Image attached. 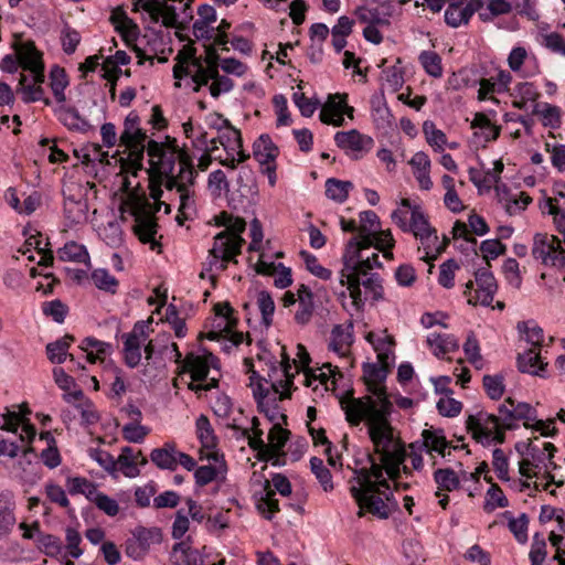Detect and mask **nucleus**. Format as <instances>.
Masks as SVG:
<instances>
[{
	"mask_svg": "<svg viewBox=\"0 0 565 565\" xmlns=\"http://www.w3.org/2000/svg\"><path fill=\"white\" fill-rule=\"evenodd\" d=\"M110 22L114 24L115 30L121 35L126 44H130L138 39L139 26L126 14L124 10H115L110 17Z\"/></svg>",
	"mask_w": 565,
	"mask_h": 565,
	"instance_id": "16",
	"label": "nucleus"
},
{
	"mask_svg": "<svg viewBox=\"0 0 565 565\" xmlns=\"http://www.w3.org/2000/svg\"><path fill=\"white\" fill-rule=\"evenodd\" d=\"M237 183L238 191L244 198L253 196L258 192L255 174L248 167L241 168L237 177Z\"/></svg>",
	"mask_w": 565,
	"mask_h": 565,
	"instance_id": "48",
	"label": "nucleus"
},
{
	"mask_svg": "<svg viewBox=\"0 0 565 565\" xmlns=\"http://www.w3.org/2000/svg\"><path fill=\"white\" fill-rule=\"evenodd\" d=\"M369 397L354 398L353 396L342 397L340 401L341 407L345 413L347 420L358 426L362 420L365 419L369 407Z\"/></svg>",
	"mask_w": 565,
	"mask_h": 565,
	"instance_id": "17",
	"label": "nucleus"
},
{
	"mask_svg": "<svg viewBox=\"0 0 565 565\" xmlns=\"http://www.w3.org/2000/svg\"><path fill=\"white\" fill-rule=\"evenodd\" d=\"M195 54V49H189V55L183 57V53L179 52L175 60L178 63L173 66V77L175 79H181L188 75H193L190 71V66L193 67V57Z\"/></svg>",
	"mask_w": 565,
	"mask_h": 565,
	"instance_id": "61",
	"label": "nucleus"
},
{
	"mask_svg": "<svg viewBox=\"0 0 565 565\" xmlns=\"http://www.w3.org/2000/svg\"><path fill=\"white\" fill-rule=\"evenodd\" d=\"M360 223L358 235L363 238L366 236L373 243L375 226L380 225L379 216L373 211H363L360 213Z\"/></svg>",
	"mask_w": 565,
	"mask_h": 565,
	"instance_id": "57",
	"label": "nucleus"
},
{
	"mask_svg": "<svg viewBox=\"0 0 565 565\" xmlns=\"http://www.w3.org/2000/svg\"><path fill=\"white\" fill-rule=\"evenodd\" d=\"M352 189L353 183L351 181H342L335 178H330L326 181L327 198L338 203H343Z\"/></svg>",
	"mask_w": 565,
	"mask_h": 565,
	"instance_id": "35",
	"label": "nucleus"
},
{
	"mask_svg": "<svg viewBox=\"0 0 565 565\" xmlns=\"http://www.w3.org/2000/svg\"><path fill=\"white\" fill-rule=\"evenodd\" d=\"M178 193L180 200L179 212L184 218H192L196 214L195 190L181 188V191H178Z\"/></svg>",
	"mask_w": 565,
	"mask_h": 565,
	"instance_id": "55",
	"label": "nucleus"
},
{
	"mask_svg": "<svg viewBox=\"0 0 565 565\" xmlns=\"http://www.w3.org/2000/svg\"><path fill=\"white\" fill-rule=\"evenodd\" d=\"M149 321H137L129 333L122 334L124 359L127 366L135 369L141 361V341L148 337L146 329Z\"/></svg>",
	"mask_w": 565,
	"mask_h": 565,
	"instance_id": "7",
	"label": "nucleus"
},
{
	"mask_svg": "<svg viewBox=\"0 0 565 565\" xmlns=\"http://www.w3.org/2000/svg\"><path fill=\"white\" fill-rule=\"evenodd\" d=\"M418 61L425 72L431 77L439 78L443 76V64L440 55L435 51H423Z\"/></svg>",
	"mask_w": 565,
	"mask_h": 565,
	"instance_id": "46",
	"label": "nucleus"
},
{
	"mask_svg": "<svg viewBox=\"0 0 565 565\" xmlns=\"http://www.w3.org/2000/svg\"><path fill=\"white\" fill-rule=\"evenodd\" d=\"M177 454L175 445L166 443L163 447L154 448L151 451L150 459L159 469L175 470Z\"/></svg>",
	"mask_w": 565,
	"mask_h": 565,
	"instance_id": "26",
	"label": "nucleus"
},
{
	"mask_svg": "<svg viewBox=\"0 0 565 565\" xmlns=\"http://www.w3.org/2000/svg\"><path fill=\"white\" fill-rule=\"evenodd\" d=\"M546 555V542L540 533H535L533 535V542L529 554L531 565H542Z\"/></svg>",
	"mask_w": 565,
	"mask_h": 565,
	"instance_id": "63",
	"label": "nucleus"
},
{
	"mask_svg": "<svg viewBox=\"0 0 565 565\" xmlns=\"http://www.w3.org/2000/svg\"><path fill=\"white\" fill-rule=\"evenodd\" d=\"M504 379L501 374L495 375H484L482 379V384L487 395L491 399H500L504 393Z\"/></svg>",
	"mask_w": 565,
	"mask_h": 565,
	"instance_id": "59",
	"label": "nucleus"
},
{
	"mask_svg": "<svg viewBox=\"0 0 565 565\" xmlns=\"http://www.w3.org/2000/svg\"><path fill=\"white\" fill-rule=\"evenodd\" d=\"M141 9L149 13L151 20L157 23L162 18V24L167 28L181 29L178 21L177 7L161 0H145Z\"/></svg>",
	"mask_w": 565,
	"mask_h": 565,
	"instance_id": "11",
	"label": "nucleus"
},
{
	"mask_svg": "<svg viewBox=\"0 0 565 565\" xmlns=\"http://www.w3.org/2000/svg\"><path fill=\"white\" fill-rule=\"evenodd\" d=\"M92 280L95 286L110 294L116 292V288L118 286V280L111 276L106 269H96L92 274Z\"/></svg>",
	"mask_w": 565,
	"mask_h": 565,
	"instance_id": "60",
	"label": "nucleus"
},
{
	"mask_svg": "<svg viewBox=\"0 0 565 565\" xmlns=\"http://www.w3.org/2000/svg\"><path fill=\"white\" fill-rule=\"evenodd\" d=\"M504 516L509 520L508 527L513 533L515 540L524 544L527 541L529 516L522 513L519 518H514L511 512L505 511Z\"/></svg>",
	"mask_w": 565,
	"mask_h": 565,
	"instance_id": "43",
	"label": "nucleus"
},
{
	"mask_svg": "<svg viewBox=\"0 0 565 565\" xmlns=\"http://www.w3.org/2000/svg\"><path fill=\"white\" fill-rule=\"evenodd\" d=\"M480 252L482 253L483 259L487 262L488 266H490L489 260L495 259L500 255H504L507 246L499 239H486L480 244Z\"/></svg>",
	"mask_w": 565,
	"mask_h": 565,
	"instance_id": "64",
	"label": "nucleus"
},
{
	"mask_svg": "<svg viewBox=\"0 0 565 565\" xmlns=\"http://www.w3.org/2000/svg\"><path fill=\"white\" fill-rule=\"evenodd\" d=\"M365 137L356 129L349 131H338L334 141L339 148L350 149L352 151H361L364 147Z\"/></svg>",
	"mask_w": 565,
	"mask_h": 565,
	"instance_id": "37",
	"label": "nucleus"
},
{
	"mask_svg": "<svg viewBox=\"0 0 565 565\" xmlns=\"http://www.w3.org/2000/svg\"><path fill=\"white\" fill-rule=\"evenodd\" d=\"M391 445H385V441H383L379 449L375 447V451L381 455V461L384 466H401L405 460V450L401 447L390 450Z\"/></svg>",
	"mask_w": 565,
	"mask_h": 565,
	"instance_id": "53",
	"label": "nucleus"
},
{
	"mask_svg": "<svg viewBox=\"0 0 565 565\" xmlns=\"http://www.w3.org/2000/svg\"><path fill=\"white\" fill-rule=\"evenodd\" d=\"M15 501L12 491L4 490L0 492V541L7 539L15 523Z\"/></svg>",
	"mask_w": 565,
	"mask_h": 565,
	"instance_id": "12",
	"label": "nucleus"
},
{
	"mask_svg": "<svg viewBox=\"0 0 565 565\" xmlns=\"http://www.w3.org/2000/svg\"><path fill=\"white\" fill-rule=\"evenodd\" d=\"M353 342V335L345 330L342 324H335L331 330V340L329 349L339 354H343V350Z\"/></svg>",
	"mask_w": 565,
	"mask_h": 565,
	"instance_id": "44",
	"label": "nucleus"
},
{
	"mask_svg": "<svg viewBox=\"0 0 565 565\" xmlns=\"http://www.w3.org/2000/svg\"><path fill=\"white\" fill-rule=\"evenodd\" d=\"M147 153L149 156V169L147 172L149 175H157L163 179L166 175L173 172L178 151L171 149H164V146L156 140H148Z\"/></svg>",
	"mask_w": 565,
	"mask_h": 565,
	"instance_id": "3",
	"label": "nucleus"
},
{
	"mask_svg": "<svg viewBox=\"0 0 565 565\" xmlns=\"http://www.w3.org/2000/svg\"><path fill=\"white\" fill-rule=\"evenodd\" d=\"M281 369L285 375V380H279L271 383V388L275 394H279V401L290 398L291 393L289 387L294 384V374L291 373V364L289 356L286 352L282 353Z\"/></svg>",
	"mask_w": 565,
	"mask_h": 565,
	"instance_id": "30",
	"label": "nucleus"
},
{
	"mask_svg": "<svg viewBox=\"0 0 565 565\" xmlns=\"http://www.w3.org/2000/svg\"><path fill=\"white\" fill-rule=\"evenodd\" d=\"M408 232H412L422 243L428 242L431 237L436 238V230L430 226L428 218L418 205H414L412 210Z\"/></svg>",
	"mask_w": 565,
	"mask_h": 565,
	"instance_id": "18",
	"label": "nucleus"
},
{
	"mask_svg": "<svg viewBox=\"0 0 565 565\" xmlns=\"http://www.w3.org/2000/svg\"><path fill=\"white\" fill-rule=\"evenodd\" d=\"M554 242V235L547 233H537L533 238L532 255L536 259H541L544 265L548 264V245Z\"/></svg>",
	"mask_w": 565,
	"mask_h": 565,
	"instance_id": "52",
	"label": "nucleus"
},
{
	"mask_svg": "<svg viewBox=\"0 0 565 565\" xmlns=\"http://www.w3.org/2000/svg\"><path fill=\"white\" fill-rule=\"evenodd\" d=\"M278 152L268 135H262L253 145V156L262 166L273 163Z\"/></svg>",
	"mask_w": 565,
	"mask_h": 565,
	"instance_id": "23",
	"label": "nucleus"
},
{
	"mask_svg": "<svg viewBox=\"0 0 565 565\" xmlns=\"http://www.w3.org/2000/svg\"><path fill=\"white\" fill-rule=\"evenodd\" d=\"M55 113L58 120L70 130L87 132L93 128L92 125L83 118L74 107H67L62 104Z\"/></svg>",
	"mask_w": 565,
	"mask_h": 565,
	"instance_id": "19",
	"label": "nucleus"
},
{
	"mask_svg": "<svg viewBox=\"0 0 565 565\" xmlns=\"http://www.w3.org/2000/svg\"><path fill=\"white\" fill-rule=\"evenodd\" d=\"M244 243L245 239L243 237L231 239L227 231H222L216 234L213 247L210 249L212 259L209 260V267L206 270H212L213 265H217L220 259L237 263L235 257L241 254Z\"/></svg>",
	"mask_w": 565,
	"mask_h": 565,
	"instance_id": "6",
	"label": "nucleus"
},
{
	"mask_svg": "<svg viewBox=\"0 0 565 565\" xmlns=\"http://www.w3.org/2000/svg\"><path fill=\"white\" fill-rule=\"evenodd\" d=\"M257 306L262 313V321L266 327L273 322V315L275 312V302L271 295L267 290H260L257 294Z\"/></svg>",
	"mask_w": 565,
	"mask_h": 565,
	"instance_id": "56",
	"label": "nucleus"
},
{
	"mask_svg": "<svg viewBox=\"0 0 565 565\" xmlns=\"http://www.w3.org/2000/svg\"><path fill=\"white\" fill-rule=\"evenodd\" d=\"M422 437L423 447L426 449L428 454L435 451L445 458L451 455V449H459V446H450L441 429H424L422 433ZM465 447V445L460 446V448Z\"/></svg>",
	"mask_w": 565,
	"mask_h": 565,
	"instance_id": "14",
	"label": "nucleus"
},
{
	"mask_svg": "<svg viewBox=\"0 0 565 565\" xmlns=\"http://www.w3.org/2000/svg\"><path fill=\"white\" fill-rule=\"evenodd\" d=\"M373 243L369 239V237H360L359 235L352 237L347 246L344 254L342 256L343 265L345 269H355L358 262L362 257V250L370 248Z\"/></svg>",
	"mask_w": 565,
	"mask_h": 565,
	"instance_id": "20",
	"label": "nucleus"
},
{
	"mask_svg": "<svg viewBox=\"0 0 565 565\" xmlns=\"http://www.w3.org/2000/svg\"><path fill=\"white\" fill-rule=\"evenodd\" d=\"M257 509L267 520H271L274 514L279 511L278 500L276 499L275 490L269 488V482L266 481L265 494L257 502Z\"/></svg>",
	"mask_w": 565,
	"mask_h": 565,
	"instance_id": "49",
	"label": "nucleus"
},
{
	"mask_svg": "<svg viewBox=\"0 0 565 565\" xmlns=\"http://www.w3.org/2000/svg\"><path fill=\"white\" fill-rule=\"evenodd\" d=\"M215 361L216 358L212 353L199 355L190 352L184 358L180 373H190L193 383L203 382L210 373V367L214 366Z\"/></svg>",
	"mask_w": 565,
	"mask_h": 565,
	"instance_id": "10",
	"label": "nucleus"
},
{
	"mask_svg": "<svg viewBox=\"0 0 565 565\" xmlns=\"http://www.w3.org/2000/svg\"><path fill=\"white\" fill-rule=\"evenodd\" d=\"M547 364L543 363L537 349H529L518 355V369L522 373L544 376L543 372Z\"/></svg>",
	"mask_w": 565,
	"mask_h": 565,
	"instance_id": "22",
	"label": "nucleus"
},
{
	"mask_svg": "<svg viewBox=\"0 0 565 565\" xmlns=\"http://www.w3.org/2000/svg\"><path fill=\"white\" fill-rule=\"evenodd\" d=\"M310 468L312 473L319 480L324 491H331L333 489L332 476L328 468L324 467L322 459L312 457L310 459Z\"/></svg>",
	"mask_w": 565,
	"mask_h": 565,
	"instance_id": "58",
	"label": "nucleus"
},
{
	"mask_svg": "<svg viewBox=\"0 0 565 565\" xmlns=\"http://www.w3.org/2000/svg\"><path fill=\"white\" fill-rule=\"evenodd\" d=\"M520 333H525V339L533 345L532 349H537L543 342V329L534 321H520L516 326Z\"/></svg>",
	"mask_w": 565,
	"mask_h": 565,
	"instance_id": "51",
	"label": "nucleus"
},
{
	"mask_svg": "<svg viewBox=\"0 0 565 565\" xmlns=\"http://www.w3.org/2000/svg\"><path fill=\"white\" fill-rule=\"evenodd\" d=\"M88 204L86 200H75L73 196L64 199V214L72 224H79L86 220Z\"/></svg>",
	"mask_w": 565,
	"mask_h": 565,
	"instance_id": "33",
	"label": "nucleus"
},
{
	"mask_svg": "<svg viewBox=\"0 0 565 565\" xmlns=\"http://www.w3.org/2000/svg\"><path fill=\"white\" fill-rule=\"evenodd\" d=\"M475 279L478 288L475 296L468 299V302L472 306H490L498 290L493 274L487 268H480L475 271Z\"/></svg>",
	"mask_w": 565,
	"mask_h": 565,
	"instance_id": "9",
	"label": "nucleus"
},
{
	"mask_svg": "<svg viewBox=\"0 0 565 565\" xmlns=\"http://www.w3.org/2000/svg\"><path fill=\"white\" fill-rule=\"evenodd\" d=\"M470 19V11L465 6L449 3L445 10V22L450 28L457 29L461 25H467Z\"/></svg>",
	"mask_w": 565,
	"mask_h": 565,
	"instance_id": "40",
	"label": "nucleus"
},
{
	"mask_svg": "<svg viewBox=\"0 0 565 565\" xmlns=\"http://www.w3.org/2000/svg\"><path fill=\"white\" fill-rule=\"evenodd\" d=\"M355 14L360 22L366 23L367 25H390L391 13H382L379 8H365L359 7L355 10Z\"/></svg>",
	"mask_w": 565,
	"mask_h": 565,
	"instance_id": "39",
	"label": "nucleus"
},
{
	"mask_svg": "<svg viewBox=\"0 0 565 565\" xmlns=\"http://www.w3.org/2000/svg\"><path fill=\"white\" fill-rule=\"evenodd\" d=\"M466 427L472 438L482 444V446L488 447L491 444H503L505 440L507 429L499 425L497 415L480 411L475 415L468 416Z\"/></svg>",
	"mask_w": 565,
	"mask_h": 565,
	"instance_id": "2",
	"label": "nucleus"
},
{
	"mask_svg": "<svg viewBox=\"0 0 565 565\" xmlns=\"http://www.w3.org/2000/svg\"><path fill=\"white\" fill-rule=\"evenodd\" d=\"M35 543L41 552L51 557L58 556L63 551L61 540L52 534H44L40 532L36 535Z\"/></svg>",
	"mask_w": 565,
	"mask_h": 565,
	"instance_id": "47",
	"label": "nucleus"
},
{
	"mask_svg": "<svg viewBox=\"0 0 565 565\" xmlns=\"http://www.w3.org/2000/svg\"><path fill=\"white\" fill-rule=\"evenodd\" d=\"M196 177L195 169H179L177 174L171 172L163 178L166 179L164 186L169 191L175 190L177 192L181 191V188L191 190L194 189Z\"/></svg>",
	"mask_w": 565,
	"mask_h": 565,
	"instance_id": "24",
	"label": "nucleus"
},
{
	"mask_svg": "<svg viewBox=\"0 0 565 565\" xmlns=\"http://www.w3.org/2000/svg\"><path fill=\"white\" fill-rule=\"evenodd\" d=\"M471 128L478 129L475 132V138H482V147L487 142L495 140L500 136L501 127L492 124L488 116L483 113H477L471 122Z\"/></svg>",
	"mask_w": 565,
	"mask_h": 565,
	"instance_id": "21",
	"label": "nucleus"
},
{
	"mask_svg": "<svg viewBox=\"0 0 565 565\" xmlns=\"http://www.w3.org/2000/svg\"><path fill=\"white\" fill-rule=\"evenodd\" d=\"M234 428L239 429L242 435L248 439V446L257 451V459L260 461L271 460L270 448L268 444H265L263 439V431H255V436L249 434V429L239 428L234 426Z\"/></svg>",
	"mask_w": 565,
	"mask_h": 565,
	"instance_id": "38",
	"label": "nucleus"
},
{
	"mask_svg": "<svg viewBox=\"0 0 565 565\" xmlns=\"http://www.w3.org/2000/svg\"><path fill=\"white\" fill-rule=\"evenodd\" d=\"M427 343L430 348L435 347L434 354L437 358L459 349V342L452 334L430 333L427 337Z\"/></svg>",
	"mask_w": 565,
	"mask_h": 565,
	"instance_id": "28",
	"label": "nucleus"
},
{
	"mask_svg": "<svg viewBox=\"0 0 565 565\" xmlns=\"http://www.w3.org/2000/svg\"><path fill=\"white\" fill-rule=\"evenodd\" d=\"M57 255L62 262L89 263V255L86 247L74 241L66 243L60 248Z\"/></svg>",
	"mask_w": 565,
	"mask_h": 565,
	"instance_id": "34",
	"label": "nucleus"
},
{
	"mask_svg": "<svg viewBox=\"0 0 565 565\" xmlns=\"http://www.w3.org/2000/svg\"><path fill=\"white\" fill-rule=\"evenodd\" d=\"M17 93L21 95V99L25 104L34 103V102H43L46 106L51 105L50 98H46L44 88L41 85H34L32 83H28V77L24 74L20 75L19 85L17 87Z\"/></svg>",
	"mask_w": 565,
	"mask_h": 565,
	"instance_id": "25",
	"label": "nucleus"
},
{
	"mask_svg": "<svg viewBox=\"0 0 565 565\" xmlns=\"http://www.w3.org/2000/svg\"><path fill=\"white\" fill-rule=\"evenodd\" d=\"M434 480L438 484L437 497L440 495V490L454 491L460 484L457 473L450 468L437 469L434 472Z\"/></svg>",
	"mask_w": 565,
	"mask_h": 565,
	"instance_id": "42",
	"label": "nucleus"
},
{
	"mask_svg": "<svg viewBox=\"0 0 565 565\" xmlns=\"http://www.w3.org/2000/svg\"><path fill=\"white\" fill-rule=\"evenodd\" d=\"M354 473L355 476L350 480V482H356L358 486H352L350 489L360 490L363 499L379 494V483H376V480L370 479L366 468L354 469Z\"/></svg>",
	"mask_w": 565,
	"mask_h": 565,
	"instance_id": "36",
	"label": "nucleus"
},
{
	"mask_svg": "<svg viewBox=\"0 0 565 565\" xmlns=\"http://www.w3.org/2000/svg\"><path fill=\"white\" fill-rule=\"evenodd\" d=\"M132 537L136 539L145 550H149L150 545L161 542V531L158 527L137 526L132 531Z\"/></svg>",
	"mask_w": 565,
	"mask_h": 565,
	"instance_id": "54",
	"label": "nucleus"
},
{
	"mask_svg": "<svg viewBox=\"0 0 565 565\" xmlns=\"http://www.w3.org/2000/svg\"><path fill=\"white\" fill-rule=\"evenodd\" d=\"M66 486L72 495L84 494L89 501H93L98 492L96 484L83 477L68 478Z\"/></svg>",
	"mask_w": 565,
	"mask_h": 565,
	"instance_id": "45",
	"label": "nucleus"
},
{
	"mask_svg": "<svg viewBox=\"0 0 565 565\" xmlns=\"http://www.w3.org/2000/svg\"><path fill=\"white\" fill-rule=\"evenodd\" d=\"M147 134L143 129L138 128L131 138L124 140L122 146L128 150L126 158H120V168L122 172L137 175L138 171L143 169V153L147 150Z\"/></svg>",
	"mask_w": 565,
	"mask_h": 565,
	"instance_id": "4",
	"label": "nucleus"
},
{
	"mask_svg": "<svg viewBox=\"0 0 565 565\" xmlns=\"http://www.w3.org/2000/svg\"><path fill=\"white\" fill-rule=\"evenodd\" d=\"M74 337L71 334H66L63 338L46 344V354L47 359L52 363L61 364L63 363L67 356V353L71 344L74 342Z\"/></svg>",
	"mask_w": 565,
	"mask_h": 565,
	"instance_id": "31",
	"label": "nucleus"
},
{
	"mask_svg": "<svg viewBox=\"0 0 565 565\" xmlns=\"http://www.w3.org/2000/svg\"><path fill=\"white\" fill-rule=\"evenodd\" d=\"M50 86L57 103L66 102L65 88L68 86V78L63 67L54 65L50 71Z\"/></svg>",
	"mask_w": 565,
	"mask_h": 565,
	"instance_id": "32",
	"label": "nucleus"
},
{
	"mask_svg": "<svg viewBox=\"0 0 565 565\" xmlns=\"http://www.w3.org/2000/svg\"><path fill=\"white\" fill-rule=\"evenodd\" d=\"M198 437L203 448L214 449L217 445L216 436L209 418L205 415H200L195 423Z\"/></svg>",
	"mask_w": 565,
	"mask_h": 565,
	"instance_id": "41",
	"label": "nucleus"
},
{
	"mask_svg": "<svg viewBox=\"0 0 565 565\" xmlns=\"http://www.w3.org/2000/svg\"><path fill=\"white\" fill-rule=\"evenodd\" d=\"M365 420L369 425V435L379 449L383 441L385 445L393 443V427L388 418L377 409V403L372 397H369V407Z\"/></svg>",
	"mask_w": 565,
	"mask_h": 565,
	"instance_id": "5",
	"label": "nucleus"
},
{
	"mask_svg": "<svg viewBox=\"0 0 565 565\" xmlns=\"http://www.w3.org/2000/svg\"><path fill=\"white\" fill-rule=\"evenodd\" d=\"M205 66L203 65L202 58L193 57V75L192 81L195 83L194 92H199L202 86L207 85L210 77L217 75L220 66V56L213 44L205 46Z\"/></svg>",
	"mask_w": 565,
	"mask_h": 565,
	"instance_id": "8",
	"label": "nucleus"
},
{
	"mask_svg": "<svg viewBox=\"0 0 565 565\" xmlns=\"http://www.w3.org/2000/svg\"><path fill=\"white\" fill-rule=\"evenodd\" d=\"M484 480L491 483V487L487 491V497L489 498L484 509L487 511H493L497 507L507 508L509 505V501L504 495L502 489L492 482V477L484 476Z\"/></svg>",
	"mask_w": 565,
	"mask_h": 565,
	"instance_id": "50",
	"label": "nucleus"
},
{
	"mask_svg": "<svg viewBox=\"0 0 565 565\" xmlns=\"http://www.w3.org/2000/svg\"><path fill=\"white\" fill-rule=\"evenodd\" d=\"M171 562L173 565H204L201 553L191 546L189 540L173 545Z\"/></svg>",
	"mask_w": 565,
	"mask_h": 565,
	"instance_id": "15",
	"label": "nucleus"
},
{
	"mask_svg": "<svg viewBox=\"0 0 565 565\" xmlns=\"http://www.w3.org/2000/svg\"><path fill=\"white\" fill-rule=\"evenodd\" d=\"M499 416L497 418L499 419V425L503 427V429H515L516 425L515 416L513 412V398L508 397L503 404H501L498 408Z\"/></svg>",
	"mask_w": 565,
	"mask_h": 565,
	"instance_id": "62",
	"label": "nucleus"
},
{
	"mask_svg": "<svg viewBox=\"0 0 565 565\" xmlns=\"http://www.w3.org/2000/svg\"><path fill=\"white\" fill-rule=\"evenodd\" d=\"M290 431L282 428L279 424H275L268 433L269 448L271 459H276L273 463H278V457L285 455L282 448L289 439Z\"/></svg>",
	"mask_w": 565,
	"mask_h": 565,
	"instance_id": "29",
	"label": "nucleus"
},
{
	"mask_svg": "<svg viewBox=\"0 0 565 565\" xmlns=\"http://www.w3.org/2000/svg\"><path fill=\"white\" fill-rule=\"evenodd\" d=\"M116 460V468L124 473L125 477L136 478L140 475L138 465L146 466L148 459L142 455L140 450H134L131 447H124L120 455Z\"/></svg>",
	"mask_w": 565,
	"mask_h": 565,
	"instance_id": "13",
	"label": "nucleus"
},
{
	"mask_svg": "<svg viewBox=\"0 0 565 565\" xmlns=\"http://www.w3.org/2000/svg\"><path fill=\"white\" fill-rule=\"evenodd\" d=\"M149 179L150 198L154 201V204H151L148 199L138 195L130 196L126 204L136 222L134 233L141 243L149 244L152 250H159L161 245L154 238L158 231L154 214L160 211L161 204H164L160 199L163 194L161 186L166 179H160L154 174L149 175Z\"/></svg>",
	"mask_w": 565,
	"mask_h": 565,
	"instance_id": "1",
	"label": "nucleus"
},
{
	"mask_svg": "<svg viewBox=\"0 0 565 565\" xmlns=\"http://www.w3.org/2000/svg\"><path fill=\"white\" fill-rule=\"evenodd\" d=\"M20 66L25 71L42 68L44 66L42 53L35 47L33 42H25L18 51Z\"/></svg>",
	"mask_w": 565,
	"mask_h": 565,
	"instance_id": "27",
	"label": "nucleus"
}]
</instances>
